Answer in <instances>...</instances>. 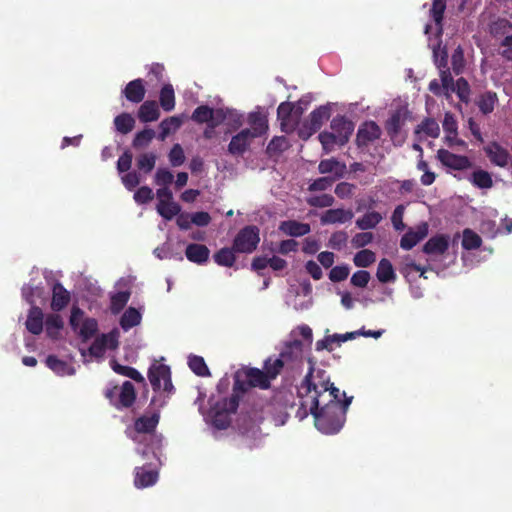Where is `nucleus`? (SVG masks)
<instances>
[{"mask_svg":"<svg viewBox=\"0 0 512 512\" xmlns=\"http://www.w3.org/2000/svg\"><path fill=\"white\" fill-rule=\"evenodd\" d=\"M235 253L237 252L233 249V246L231 248L223 247L213 254V260L219 266L232 267L236 262Z\"/></svg>","mask_w":512,"mask_h":512,"instance_id":"nucleus-32","label":"nucleus"},{"mask_svg":"<svg viewBox=\"0 0 512 512\" xmlns=\"http://www.w3.org/2000/svg\"><path fill=\"white\" fill-rule=\"evenodd\" d=\"M353 218V212L351 210H345L343 208L329 209L326 210L320 218L322 225L345 223Z\"/></svg>","mask_w":512,"mask_h":512,"instance_id":"nucleus-23","label":"nucleus"},{"mask_svg":"<svg viewBox=\"0 0 512 512\" xmlns=\"http://www.w3.org/2000/svg\"><path fill=\"white\" fill-rule=\"evenodd\" d=\"M428 235V224L422 222L416 229H409L400 240V247L410 250Z\"/></svg>","mask_w":512,"mask_h":512,"instance_id":"nucleus-17","label":"nucleus"},{"mask_svg":"<svg viewBox=\"0 0 512 512\" xmlns=\"http://www.w3.org/2000/svg\"><path fill=\"white\" fill-rule=\"evenodd\" d=\"M154 197L153 190L148 186H141L134 193V200L138 204H146L150 202Z\"/></svg>","mask_w":512,"mask_h":512,"instance_id":"nucleus-63","label":"nucleus"},{"mask_svg":"<svg viewBox=\"0 0 512 512\" xmlns=\"http://www.w3.org/2000/svg\"><path fill=\"white\" fill-rule=\"evenodd\" d=\"M318 139L326 153H329L336 144L339 145V138L334 132H321Z\"/></svg>","mask_w":512,"mask_h":512,"instance_id":"nucleus-56","label":"nucleus"},{"mask_svg":"<svg viewBox=\"0 0 512 512\" xmlns=\"http://www.w3.org/2000/svg\"><path fill=\"white\" fill-rule=\"evenodd\" d=\"M382 221V215L379 212H367L361 218L357 219L356 226L361 230L375 228Z\"/></svg>","mask_w":512,"mask_h":512,"instance_id":"nucleus-39","label":"nucleus"},{"mask_svg":"<svg viewBox=\"0 0 512 512\" xmlns=\"http://www.w3.org/2000/svg\"><path fill=\"white\" fill-rule=\"evenodd\" d=\"M254 139L249 128L243 129L231 138L228 144V152L233 156H242Z\"/></svg>","mask_w":512,"mask_h":512,"instance_id":"nucleus-15","label":"nucleus"},{"mask_svg":"<svg viewBox=\"0 0 512 512\" xmlns=\"http://www.w3.org/2000/svg\"><path fill=\"white\" fill-rule=\"evenodd\" d=\"M510 30H512V24L506 19H500L491 25V34L494 37L504 36L500 43L503 48L500 54L507 60H512V34H509Z\"/></svg>","mask_w":512,"mask_h":512,"instance_id":"nucleus-10","label":"nucleus"},{"mask_svg":"<svg viewBox=\"0 0 512 512\" xmlns=\"http://www.w3.org/2000/svg\"><path fill=\"white\" fill-rule=\"evenodd\" d=\"M299 407L295 418L299 421L313 415L315 427L324 434L338 433L345 421L353 396L334 386L328 372L311 366L297 386Z\"/></svg>","mask_w":512,"mask_h":512,"instance_id":"nucleus-1","label":"nucleus"},{"mask_svg":"<svg viewBox=\"0 0 512 512\" xmlns=\"http://www.w3.org/2000/svg\"><path fill=\"white\" fill-rule=\"evenodd\" d=\"M446 9V1L445 0H434L432 4V8L430 10L431 17L433 18L435 24L439 27V30H442V20L444 11Z\"/></svg>","mask_w":512,"mask_h":512,"instance_id":"nucleus-54","label":"nucleus"},{"mask_svg":"<svg viewBox=\"0 0 512 512\" xmlns=\"http://www.w3.org/2000/svg\"><path fill=\"white\" fill-rule=\"evenodd\" d=\"M125 98L132 103H140L145 98L146 88L141 78L134 79L127 83L122 91Z\"/></svg>","mask_w":512,"mask_h":512,"instance_id":"nucleus-21","label":"nucleus"},{"mask_svg":"<svg viewBox=\"0 0 512 512\" xmlns=\"http://www.w3.org/2000/svg\"><path fill=\"white\" fill-rule=\"evenodd\" d=\"M159 100L164 111L170 112L175 108V94L171 84L162 87Z\"/></svg>","mask_w":512,"mask_h":512,"instance_id":"nucleus-38","label":"nucleus"},{"mask_svg":"<svg viewBox=\"0 0 512 512\" xmlns=\"http://www.w3.org/2000/svg\"><path fill=\"white\" fill-rule=\"evenodd\" d=\"M370 278V273L368 271L358 270L352 275L350 282L355 287L365 288L369 283Z\"/></svg>","mask_w":512,"mask_h":512,"instance_id":"nucleus-62","label":"nucleus"},{"mask_svg":"<svg viewBox=\"0 0 512 512\" xmlns=\"http://www.w3.org/2000/svg\"><path fill=\"white\" fill-rule=\"evenodd\" d=\"M158 480V472L147 469L145 466L134 469V485L137 488H146L154 485Z\"/></svg>","mask_w":512,"mask_h":512,"instance_id":"nucleus-22","label":"nucleus"},{"mask_svg":"<svg viewBox=\"0 0 512 512\" xmlns=\"http://www.w3.org/2000/svg\"><path fill=\"white\" fill-rule=\"evenodd\" d=\"M346 169L344 163H340L335 158L321 160L318 165V170L321 174L333 173L335 180L342 178Z\"/></svg>","mask_w":512,"mask_h":512,"instance_id":"nucleus-30","label":"nucleus"},{"mask_svg":"<svg viewBox=\"0 0 512 512\" xmlns=\"http://www.w3.org/2000/svg\"><path fill=\"white\" fill-rule=\"evenodd\" d=\"M129 291H119L111 296L110 310L113 314L120 313L130 299Z\"/></svg>","mask_w":512,"mask_h":512,"instance_id":"nucleus-45","label":"nucleus"},{"mask_svg":"<svg viewBox=\"0 0 512 512\" xmlns=\"http://www.w3.org/2000/svg\"><path fill=\"white\" fill-rule=\"evenodd\" d=\"M306 202L311 207L325 208L332 206L335 202V199L330 194H322L308 197Z\"/></svg>","mask_w":512,"mask_h":512,"instance_id":"nucleus-53","label":"nucleus"},{"mask_svg":"<svg viewBox=\"0 0 512 512\" xmlns=\"http://www.w3.org/2000/svg\"><path fill=\"white\" fill-rule=\"evenodd\" d=\"M155 183L159 186H168L174 180V175L171 171L164 168H159L155 174Z\"/></svg>","mask_w":512,"mask_h":512,"instance_id":"nucleus-64","label":"nucleus"},{"mask_svg":"<svg viewBox=\"0 0 512 512\" xmlns=\"http://www.w3.org/2000/svg\"><path fill=\"white\" fill-rule=\"evenodd\" d=\"M437 159L442 165L455 171H464L473 166L472 161L467 156L454 154L446 149L437 151Z\"/></svg>","mask_w":512,"mask_h":512,"instance_id":"nucleus-11","label":"nucleus"},{"mask_svg":"<svg viewBox=\"0 0 512 512\" xmlns=\"http://www.w3.org/2000/svg\"><path fill=\"white\" fill-rule=\"evenodd\" d=\"M330 127L339 138V145H345L354 131V123L345 116L337 115L331 121Z\"/></svg>","mask_w":512,"mask_h":512,"instance_id":"nucleus-16","label":"nucleus"},{"mask_svg":"<svg viewBox=\"0 0 512 512\" xmlns=\"http://www.w3.org/2000/svg\"><path fill=\"white\" fill-rule=\"evenodd\" d=\"M46 365L52 371H54L55 373H57L59 375H65L67 373L68 368H69L68 364L65 361L60 360L59 358H57L54 355H49L46 358Z\"/></svg>","mask_w":512,"mask_h":512,"instance_id":"nucleus-57","label":"nucleus"},{"mask_svg":"<svg viewBox=\"0 0 512 512\" xmlns=\"http://www.w3.org/2000/svg\"><path fill=\"white\" fill-rule=\"evenodd\" d=\"M376 261V255L369 249L358 251L353 258L354 265L360 268L371 266Z\"/></svg>","mask_w":512,"mask_h":512,"instance_id":"nucleus-48","label":"nucleus"},{"mask_svg":"<svg viewBox=\"0 0 512 512\" xmlns=\"http://www.w3.org/2000/svg\"><path fill=\"white\" fill-rule=\"evenodd\" d=\"M284 360L278 358L273 359L272 357L267 358L264 361L263 371L267 375L268 380L271 382L276 379L284 368Z\"/></svg>","mask_w":512,"mask_h":512,"instance_id":"nucleus-36","label":"nucleus"},{"mask_svg":"<svg viewBox=\"0 0 512 512\" xmlns=\"http://www.w3.org/2000/svg\"><path fill=\"white\" fill-rule=\"evenodd\" d=\"M224 110L227 112L226 124L233 131L239 129L243 125V116L233 109L226 108Z\"/></svg>","mask_w":512,"mask_h":512,"instance_id":"nucleus-61","label":"nucleus"},{"mask_svg":"<svg viewBox=\"0 0 512 512\" xmlns=\"http://www.w3.org/2000/svg\"><path fill=\"white\" fill-rule=\"evenodd\" d=\"M471 184L479 189H489L493 187V179L489 172L478 169L469 177Z\"/></svg>","mask_w":512,"mask_h":512,"instance_id":"nucleus-34","label":"nucleus"},{"mask_svg":"<svg viewBox=\"0 0 512 512\" xmlns=\"http://www.w3.org/2000/svg\"><path fill=\"white\" fill-rule=\"evenodd\" d=\"M70 300V292L59 281H56L52 287L51 309L54 312H60L70 303Z\"/></svg>","mask_w":512,"mask_h":512,"instance_id":"nucleus-18","label":"nucleus"},{"mask_svg":"<svg viewBox=\"0 0 512 512\" xmlns=\"http://www.w3.org/2000/svg\"><path fill=\"white\" fill-rule=\"evenodd\" d=\"M271 386L263 370L253 367H242L234 374L235 391L247 392L250 388L269 389Z\"/></svg>","mask_w":512,"mask_h":512,"instance_id":"nucleus-2","label":"nucleus"},{"mask_svg":"<svg viewBox=\"0 0 512 512\" xmlns=\"http://www.w3.org/2000/svg\"><path fill=\"white\" fill-rule=\"evenodd\" d=\"M248 123L251 126V134L254 138L261 137L268 130L267 117L260 112H252L248 116Z\"/></svg>","mask_w":512,"mask_h":512,"instance_id":"nucleus-29","label":"nucleus"},{"mask_svg":"<svg viewBox=\"0 0 512 512\" xmlns=\"http://www.w3.org/2000/svg\"><path fill=\"white\" fill-rule=\"evenodd\" d=\"M484 151L494 165L499 167L507 166L510 154L508 150L502 147L499 143L495 141L491 142L484 148Z\"/></svg>","mask_w":512,"mask_h":512,"instance_id":"nucleus-20","label":"nucleus"},{"mask_svg":"<svg viewBox=\"0 0 512 512\" xmlns=\"http://www.w3.org/2000/svg\"><path fill=\"white\" fill-rule=\"evenodd\" d=\"M160 420V412L154 411L151 414H144L134 421V430L137 433L152 434L155 432Z\"/></svg>","mask_w":512,"mask_h":512,"instance_id":"nucleus-19","label":"nucleus"},{"mask_svg":"<svg viewBox=\"0 0 512 512\" xmlns=\"http://www.w3.org/2000/svg\"><path fill=\"white\" fill-rule=\"evenodd\" d=\"M185 255L190 262L202 265L208 261L210 250L203 244L192 243L187 245Z\"/></svg>","mask_w":512,"mask_h":512,"instance_id":"nucleus-24","label":"nucleus"},{"mask_svg":"<svg viewBox=\"0 0 512 512\" xmlns=\"http://www.w3.org/2000/svg\"><path fill=\"white\" fill-rule=\"evenodd\" d=\"M44 314L40 307L32 305L29 310L26 329L33 335H39L43 331Z\"/></svg>","mask_w":512,"mask_h":512,"instance_id":"nucleus-25","label":"nucleus"},{"mask_svg":"<svg viewBox=\"0 0 512 512\" xmlns=\"http://www.w3.org/2000/svg\"><path fill=\"white\" fill-rule=\"evenodd\" d=\"M350 268L347 265H338L333 267L329 272V279L332 282H341L348 278Z\"/></svg>","mask_w":512,"mask_h":512,"instance_id":"nucleus-59","label":"nucleus"},{"mask_svg":"<svg viewBox=\"0 0 512 512\" xmlns=\"http://www.w3.org/2000/svg\"><path fill=\"white\" fill-rule=\"evenodd\" d=\"M148 378L154 391L161 389V381H163V390L165 392L171 393L174 389L170 367L165 364H153L149 368Z\"/></svg>","mask_w":512,"mask_h":512,"instance_id":"nucleus-9","label":"nucleus"},{"mask_svg":"<svg viewBox=\"0 0 512 512\" xmlns=\"http://www.w3.org/2000/svg\"><path fill=\"white\" fill-rule=\"evenodd\" d=\"M335 182V178L331 176H324L315 179L312 183L308 186V191L315 192V191H325L329 189L333 183Z\"/></svg>","mask_w":512,"mask_h":512,"instance_id":"nucleus-58","label":"nucleus"},{"mask_svg":"<svg viewBox=\"0 0 512 512\" xmlns=\"http://www.w3.org/2000/svg\"><path fill=\"white\" fill-rule=\"evenodd\" d=\"M424 133L431 138H437L440 134L438 123L433 118H425L415 129V134Z\"/></svg>","mask_w":512,"mask_h":512,"instance_id":"nucleus-41","label":"nucleus"},{"mask_svg":"<svg viewBox=\"0 0 512 512\" xmlns=\"http://www.w3.org/2000/svg\"><path fill=\"white\" fill-rule=\"evenodd\" d=\"M293 102L285 101L277 108V118L280 121L281 131L293 132L299 125L298 119L294 116Z\"/></svg>","mask_w":512,"mask_h":512,"instance_id":"nucleus-14","label":"nucleus"},{"mask_svg":"<svg viewBox=\"0 0 512 512\" xmlns=\"http://www.w3.org/2000/svg\"><path fill=\"white\" fill-rule=\"evenodd\" d=\"M376 276L378 281L381 283H389L396 280L394 268L388 259L383 258L380 260L377 267Z\"/></svg>","mask_w":512,"mask_h":512,"instance_id":"nucleus-31","label":"nucleus"},{"mask_svg":"<svg viewBox=\"0 0 512 512\" xmlns=\"http://www.w3.org/2000/svg\"><path fill=\"white\" fill-rule=\"evenodd\" d=\"M244 393L245 392L235 391V388L233 387L232 394L230 397L223 400L219 406V409L228 413L229 415L235 413L239 407L240 399Z\"/></svg>","mask_w":512,"mask_h":512,"instance_id":"nucleus-44","label":"nucleus"},{"mask_svg":"<svg viewBox=\"0 0 512 512\" xmlns=\"http://www.w3.org/2000/svg\"><path fill=\"white\" fill-rule=\"evenodd\" d=\"M45 327L49 338L58 339L59 331L64 327L62 317L57 313L49 314L45 320Z\"/></svg>","mask_w":512,"mask_h":512,"instance_id":"nucleus-33","label":"nucleus"},{"mask_svg":"<svg viewBox=\"0 0 512 512\" xmlns=\"http://www.w3.org/2000/svg\"><path fill=\"white\" fill-rule=\"evenodd\" d=\"M180 210V205L174 201L157 204V212L166 220H171L174 218L179 214Z\"/></svg>","mask_w":512,"mask_h":512,"instance_id":"nucleus-51","label":"nucleus"},{"mask_svg":"<svg viewBox=\"0 0 512 512\" xmlns=\"http://www.w3.org/2000/svg\"><path fill=\"white\" fill-rule=\"evenodd\" d=\"M111 368L113 369V371L115 373L125 376V377H128L138 383L145 382V379L142 376V374L133 367L121 365L113 360V361H111Z\"/></svg>","mask_w":512,"mask_h":512,"instance_id":"nucleus-37","label":"nucleus"},{"mask_svg":"<svg viewBox=\"0 0 512 512\" xmlns=\"http://www.w3.org/2000/svg\"><path fill=\"white\" fill-rule=\"evenodd\" d=\"M114 125L118 132L128 134L135 126V119L131 114L123 112L115 117Z\"/></svg>","mask_w":512,"mask_h":512,"instance_id":"nucleus-42","label":"nucleus"},{"mask_svg":"<svg viewBox=\"0 0 512 512\" xmlns=\"http://www.w3.org/2000/svg\"><path fill=\"white\" fill-rule=\"evenodd\" d=\"M303 340L294 339L289 341L283 347L279 358L284 360L285 366L294 368L295 365L302 362L303 359Z\"/></svg>","mask_w":512,"mask_h":512,"instance_id":"nucleus-13","label":"nucleus"},{"mask_svg":"<svg viewBox=\"0 0 512 512\" xmlns=\"http://www.w3.org/2000/svg\"><path fill=\"white\" fill-rule=\"evenodd\" d=\"M141 322V314L140 312L133 308L129 307L121 316L120 325L121 327L127 331L134 326H137Z\"/></svg>","mask_w":512,"mask_h":512,"instance_id":"nucleus-40","label":"nucleus"},{"mask_svg":"<svg viewBox=\"0 0 512 512\" xmlns=\"http://www.w3.org/2000/svg\"><path fill=\"white\" fill-rule=\"evenodd\" d=\"M191 119L198 123H206L209 128H216L227 119V112L224 108L213 109L208 105L198 106L192 113Z\"/></svg>","mask_w":512,"mask_h":512,"instance_id":"nucleus-7","label":"nucleus"},{"mask_svg":"<svg viewBox=\"0 0 512 512\" xmlns=\"http://www.w3.org/2000/svg\"><path fill=\"white\" fill-rule=\"evenodd\" d=\"M348 241V234L345 231H336L329 238L328 246L334 250H342Z\"/></svg>","mask_w":512,"mask_h":512,"instance_id":"nucleus-55","label":"nucleus"},{"mask_svg":"<svg viewBox=\"0 0 512 512\" xmlns=\"http://www.w3.org/2000/svg\"><path fill=\"white\" fill-rule=\"evenodd\" d=\"M382 135L380 126L374 121L362 123L356 134V144L359 148L367 147L370 143L379 139Z\"/></svg>","mask_w":512,"mask_h":512,"instance_id":"nucleus-12","label":"nucleus"},{"mask_svg":"<svg viewBox=\"0 0 512 512\" xmlns=\"http://www.w3.org/2000/svg\"><path fill=\"white\" fill-rule=\"evenodd\" d=\"M169 161L172 166L178 167L182 165L185 161V155L183 148L180 144H174L169 152Z\"/></svg>","mask_w":512,"mask_h":512,"instance_id":"nucleus-60","label":"nucleus"},{"mask_svg":"<svg viewBox=\"0 0 512 512\" xmlns=\"http://www.w3.org/2000/svg\"><path fill=\"white\" fill-rule=\"evenodd\" d=\"M330 117V108L328 106H320L313 110L308 119H306L298 129V136L302 140H307L323 125L324 121Z\"/></svg>","mask_w":512,"mask_h":512,"instance_id":"nucleus-5","label":"nucleus"},{"mask_svg":"<svg viewBox=\"0 0 512 512\" xmlns=\"http://www.w3.org/2000/svg\"><path fill=\"white\" fill-rule=\"evenodd\" d=\"M156 155L154 153H143L138 156L136 164L139 170L145 173L151 172L156 163Z\"/></svg>","mask_w":512,"mask_h":512,"instance_id":"nucleus-52","label":"nucleus"},{"mask_svg":"<svg viewBox=\"0 0 512 512\" xmlns=\"http://www.w3.org/2000/svg\"><path fill=\"white\" fill-rule=\"evenodd\" d=\"M406 112L398 109L394 111L385 122V129L394 146H402L406 140V134L402 132V127L406 122Z\"/></svg>","mask_w":512,"mask_h":512,"instance_id":"nucleus-8","label":"nucleus"},{"mask_svg":"<svg viewBox=\"0 0 512 512\" xmlns=\"http://www.w3.org/2000/svg\"><path fill=\"white\" fill-rule=\"evenodd\" d=\"M181 124H182L181 119L176 116H171V117L165 118L164 120L161 121V123L159 125L160 133L158 135V138L162 141L165 140L166 137L172 131H176L177 129H179Z\"/></svg>","mask_w":512,"mask_h":512,"instance_id":"nucleus-43","label":"nucleus"},{"mask_svg":"<svg viewBox=\"0 0 512 512\" xmlns=\"http://www.w3.org/2000/svg\"><path fill=\"white\" fill-rule=\"evenodd\" d=\"M449 247L448 238L445 235L431 237L423 246V252L428 255L444 254Z\"/></svg>","mask_w":512,"mask_h":512,"instance_id":"nucleus-27","label":"nucleus"},{"mask_svg":"<svg viewBox=\"0 0 512 512\" xmlns=\"http://www.w3.org/2000/svg\"><path fill=\"white\" fill-rule=\"evenodd\" d=\"M271 402L276 409L283 410L286 416L293 415L295 417L299 407L298 393L296 392L295 396L291 388L281 387L274 392Z\"/></svg>","mask_w":512,"mask_h":512,"instance_id":"nucleus-6","label":"nucleus"},{"mask_svg":"<svg viewBox=\"0 0 512 512\" xmlns=\"http://www.w3.org/2000/svg\"><path fill=\"white\" fill-rule=\"evenodd\" d=\"M279 230L288 236L301 237L310 233L311 227L308 223L286 220L280 223Z\"/></svg>","mask_w":512,"mask_h":512,"instance_id":"nucleus-26","label":"nucleus"},{"mask_svg":"<svg viewBox=\"0 0 512 512\" xmlns=\"http://www.w3.org/2000/svg\"><path fill=\"white\" fill-rule=\"evenodd\" d=\"M259 242V228L254 225H248L236 234L232 245L237 253L249 254L256 250Z\"/></svg>","mask_w":512,"mask_h":512,"instance_id":"nucleus-4","label":"nucleus"},{"mask_svg":"<svg viewBox=\"0 0 512 512\" xmlns=\"http://www.w3.org/2000/svg\"><path fill=\"white\" fill-rule=\"evenodd\" d=\"M98 331V322L95 318H86L83 320L78 334L83 341L91 339Z\"/></svg>","mask_w":512,"mask_h":512,"instance_id":"nucleus-46","label":"nucleus"},{"mask_svg":"<svg viewBox=\"0 0 512 512\" xmlns=\"http://www.w3.org/2000/svg\"><path fill=\"white\" fill-rule=\"evenodd\" d=\"M482 244L481 237L473 230L466 228L463 231L462 247L465 250L478 249Z\"/></svg>","mask_w":512,"mask_h":512,"instance_id":"nucleus-49","label":"nucleus"},{"mask_svg":"<svg viewBox=\"0 0 512 512\" xmlns=\"http://www.w3.org/2000/svg\"><path fill=\"white\" fill-rule=\"evenodd\" d=\"M189 368L200 377L210 376V371L205 363V360L201 356L193 355L188 359Z\"/></svg>","mask_w":512,"mask_h":512,"instance_id":"nucleus-47","label":"nucleus"},{"mask_svg":"<svg viewBox=\"0 0 512 512\" xmlns=\"http://www.w3.org/2000/svg\"><path fill=\"white\" fill-rule=\"evenodd\" d=\"M160 117L158 104L154 100H147L142 103L138 110V118L141 122H154Z\"/></svg>","mask_w":512,"mask_h":512,"instance_id":"nucleus-28","label":"nucleus"},{"mask_svg":"<svg viewBox=\"0 0 512 512\" xmlns=\"http://www.w3.org/2000/svg\"><path fill=\"white\" fill-rule=\"evenodd\" d=\"M497 101H498L497 94L492 91H487L479 96L476 104H477L479 110L484 115H488L493 112Z\"/></svg>","mask_w":512,"mask_h":512,"instance_id":"nucleus-35","label":"nucleus"},{"mask_svg":"<svg viewBox=\"0 0 512 512\" xmlns=\"http://www.w3.org/2000/svg\"><path fill=\"white\" fill-rule=\"evenodd\" d=\"M104 396L112 406L121 410L130 408L136 400V391L130 381H125L121 387L118 385H109L104 390Z\"/></svg>","mask_w":512,"mask_h":512,"instance_id":"nucleus-3","label":"nucleus"},{"mask_svg":"<svg viewBox=\"0 0 512 512\" xmlns=\"http://www.w3.org/2000/svg\"><path fill=\"white\" fill-rule=\"evenodd\" d=\"M155 137V132L153 129L145 128L142 131L136 133L133 141L132 146L135 149H142L147 147L153 138Z\"/></svg>","mask_w":512,"mask_h":512,"instance_id":"nucleus-50","label":"nucleus"}]
</instances>
